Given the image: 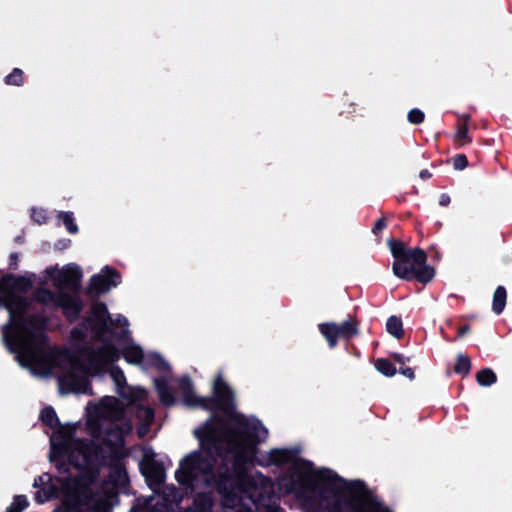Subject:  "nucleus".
I'll use <instances>...</instances> for the list:
<instances>
[{
    "instance_id": "nucleus-35",
    "label": "nucleus",
    "mask_w": 512,
    "mask_h": 512,
    "mask_svg": "<svg viewBox=\"0 0 512 512\" xmlns=\"http://www.w3.org/2000/svg\"><path fill=\"white\" fill-rule=\"evenodd\" d=\"M384 227H385V222L383 220H378L373 228V231L374 232L380 231V230L384 229Z\"/></svg>"
},
{
    "instance_id": "nucleus-8",
    "label": "nucleus",
    "mask_w": 512,
    "mask_h": 512,
    "mask_svg": "<svg viewBox=\"0 0 512 512\" xmlns=\"http://www.w3.org/2000/svg\"><path fill=\"white\" fill-rule=\"evenodd\" d=\"M36 298L39 302L46 305L60 306L68 318L73 319L81 310V303L77 297L69 296L66 294L54 295L46 289H40L36 293Z\"/></svg>"
},
{
    "instance_id": "nucleus-39",
    "label": "nucleus",
    "mask_w": 512,
    "mask_h": 512,
    "mask_svg": "<svg viewBox=\"0 0 512 512\" xmlns=\"http://www.w3.org/2000/svg\"><path fill=\"white\" fill-rule=\"evenodd\" d=\"M139 434H140L141 436H142V435H144V431L139 430Z\"/></svg>"
},
{
    "instance_id": "nucleus-33",
    "label": "nucleus",
    "mask_w": 512,
    "mask_h": 512,
    "mask_svg": "<svg viewBox=\"0 0 512 512\" xmlns=\"http://www.w3.org/2000/svg\"><path fill=\"white\" fill-rule=\"evenodd\" d=\"M450 202V197L447 194H442L439 198V204L442 206L448 205Z\"/></svg>"
},
{
    "instance_id": "nucleus-15",
    "label": "nucleus",
    "mask_w": 512,
    "mask_h": 512,
    "mask_svg": "<svg viewBox=\"0 0 512 512\" xmlns=\"http://www.w3.org/2000/svg\"><path fill=\"white\" fill-rule=\"evenodd\" d=\"M355 490L359 493L361 507V512H390L386 508L382 507L380 503L371 498L370 496L363 494V487L361 483L357 482L354 484Z\"/></svg>"
},
{
    "instance_id": "nucleus-9",
    "label": "nucleus",
    "mask_w": 512,
    "mask_h": 512,
    "mask_svg": "<svg viewBox=\"0 0 512 512\" xmlns=\"http://www.w3.org/2000/svg\"><path fill=\"white\" fill-rule=\"evenodd\" d=\"M319 330L331 347H334L339 339L350 338L357 333L354 322L345 321L341 324L323 323L319 325Z\"/></svg>"
},
{
    "instance_id": "nucleus-34",
    "label": "nucleus",
    "mask_w": 512,
    "mask_h": 512,
    "mask_svg": "<svg viewBox=\"0 0 512 512\" xmlns=\"http://www.w3.org/2000/svg\"><path fill=\"white\" fill-rule=\"evenodd\" d=\"M110 504H111V501H110L109 499H106V500H104V501H101L100 506H99V508H98V509H99L101 512H107V508H108V506H109Z\"/></svg>"
},
{
    "instance_id": "nucleus-37",
    "label": "nucleus",
    "mask_w": 512,
    "mask_h": 512,
    "mask_svg": "<svg viewBox=\"0 0 512 512\" xmlns=\"http://www.w3.org/2000/svg\"><path fill=\"white\" fill-rule=\"evenodd\" d=\"M420 177L421 178H429L430 177V173L427 171V170H424V171H421L420 172Z\"/></svg>"
},
{
    "instance_id": "nucleus-29",
    "label": "nucleus",
    "mask_w": 512,
    "mask_h": 512,
    "mask_svg": "<svg viewBox=\"0 0 512 512\" xmlns=\"http://www.w3.org/2000/svg\"><path fill=\"white\" fill-rule=\"evenodd\" d=\"M467 166V159L464 155H458L454 158V168L462 170Z\"/></svg>"
},
{
    "instance_id": "nucleus-38",
    "label": "nucleus",
    "mask_w": 512,
    "mask_h": 512,
    "mask_svg": "<svg viewBox=\"0 0 512 512\" xmlns=\"http://www.w3.org/2000/svg\"><path fill=\"white\" fill-rule=\"evenodd\" d=\"M394 359H395V361H396V362H398V363H400V364H403V363H404V359H403V357H402V356H400V355H395V356H394Z\"/></svg>"
},
{
    "instance_id": "nucleus-5",
    "label": "nucleus",
    "mask_w": 512,
    "mask_h": 512,
    "mask_svg": "<svg viewBox=\"0 0 512 512\" xmlns=\"http://www.w3.org/2000/svg\"><path fill=\"white\" fill-rule=\"evenodd\" d=\"M390 251L395 258L394 274L402 279L416 278L421 283L430 282L435 275L434 269L426 264L427 256L421 249H410L396 240H389Z\"/></svg>"
},
{
    "instance_id": "nucleus-19",
    "label": "nucleus",
    "mask_w": 512,
    "mask_h": 512,
    "mask_svg": "<svg viewBox=\"0 0 512 512\" xmlns=\"http://www.w3.org/2000/svg\"><path fill=\"white\" fill-rule=\"evenodd\" d=\"M506 304V291L502 286H499L493 296V311L497 314L501 313Z\"/></svg>"
},
{
    "instance_id": "nucleus-2",
    "label": "nucleus",
    "mask_w": 512,
    "mask_h": 512,
    "mask_svg": "<svg viewBox=\"0 0 512 512\" xmlns=\"http://www.w3.org/2000/svg\"><path fill=\"white\" fill-rule=\"evenodd\" d=\"M213 390L217 407L228 420L229 430L218 431L215 427L218 425L215 418L209 420L203 428L195 430L202 451L190 454L181 462L176 472V479L180 484L192 485L194 481L207 484L212 482V464L206 450H221L225 444L239 460H251L255 455L256 444L268 436L267 429L258 420L243 418L234 411L232 392L220 377L215 380Z\"/></svg>"
},
{
    "instance_id": "nucleus-23",
    "label": "nucleus",
    "mask_w": 512,
    "mask_h": 512,
    "mask_svg": "<svg viewBox=\"0 0 512 512\" xmlns=\"http://www.w3.org/2000/svg\"><path fill=\"white\" fill-rule=\"evenodd\" d=\"M28 505V501L24 496H16L7 509V512H22Z\"/></svg>"
},
{
    "instance_id": "nucleus-14",
    "label": "nucleus",
    "mask_w": 512,
    "mask_h": 512,
    "mask_svg": "<svg viewBox=\"0 0 512 512\" xmlns=\"http://www.w3.org/2000/svg\"><path fill=\"white\" fill-rule=\"evenodd\" d=\"M52 481L50 475L48 474H43L41 476H39L37 479H35L34 481V487H41L37 492H36V500L37 502L39 503H44L45 501L49 500L52 496L54 495H58V493L48 487L46 488L45 486L46 485H49L50 482Z\"/></svg>"
},
{
    "instance_id": "nucleus-3",
    "label": "nucleus",
    "mask_w": 512,
    "mask_h": 512,
    "mask_svg": "<svg viewBox=\"0 0 512 512\" xmlns=\"http://www.w3.org/2000/svg\"><path fill=\"white\" fill-rule=\"evenodd\" d=\"M96 410L103 420H110L116 428L115 431L107 433L105 447L99 451H92L84 443L74 440L72 438L74 426L65 425L58 427V419L52 408H45L41 412L42 421L50 427H56V430L50 437V459L53 462H58L61 459L67 458L71 464L69 474L73 476L72 480L81 479L86 481V478H90L98 466L107 463V458H117L122 447L123 435L129 433L132 429L131 424L128 422H122L121 426L114 423L121 420L122 415L119 401L114 397L103 399Z\"/></svg>"
},
{
    "instance_id": "nucleus-4",
    "label": "nucleus",
    "mask_w": 512,
    "mask_h": 512,
    "mask_svg": "<svg viewBox=\"0 0 512 512\" xmlns=\"http://www.w3.org/2000/svg\"><path fill=\"white\" fill-rule=\"evenodd\" d=\"M31 285L32 281L28 277H2V291L10 289L12 293L11 298L5 300V307L11 317L6 344L22 366L35 375L47 376L53 370L52 363L57 352L46 351L42 333L44 322L28 314L26 302L20 296ZM1 301H4L3 297Z\"/></svg>"
},
{
    "instance_id": "nucleus-30",
    "label": "nucleus",
    "mask_w": 512,
    "mask_h": 512,
    "mask_svg": "<svg viewBox=\"0 0 512 512\" xmlns=\"http://www.w3.org/2000/svg\"><path fill=\"white\" fill-rule=\"evenodd\" d=\"M467 135H468V130L465 126H463L458 129V131L456 133V138L459 141H462L464 143V142H467Z\"/></svg>"
},
{
    "instance_id": "nucleus-7",
    "label": "nucleus",
    "mask_w": 512,
    "mask_h": 512,
    "mask_svg": "<svg viewBox=\"0 0 512 512\" xmlns=\"http://www.w3.org/2000/svg\"><path fill=\"white\" fill-rule=\"evenodd\" d=\"M61 486V493L64 498V507L56 509L54 512H77L78 505L80 504L81 497L84 493V486L86 481L79 480H68L66 477H60L55 479L54 483L51 484L52 488L57 485Z\"/></svg>"
},
{
    "instance_id": "nucleus-13",
    "label": "nucleus",
    "mask_w": 512,
    "mask_h": 512,
    "mask_svg": "<svg viewBox=\"0 0 512 512\" xmlns=\"http://www.w3.org/2000/svg\"><path fill=\"white\" fill-rule=\"evenodd\" d=\"M180 388L182 390L183 401L186 405L190 407H209V400L200 399L194 395L191 383L188 379H183L180 381Z\"/></svg>"
},
{
    "instance_id": "nucleus-21",
    "label": "nucleus",
    "mask_w": 512,
    "mask_h": 512,
    "mask_svg": "<svg viewBox=\"0 0 512 512\" xmlns=\"http://www.w3.org/2000/svg\"><path fill=\"white\" fill-rule=\"evenodd\" d=\"M375 368L386 377H392L396 374V368L388 360L383 358L375 362Z\"/></svg>"
},
{
    "instance_id": "nucleus-18",
    "label": "nucleus",
    "mask_w": 512,
    "mask_h": 512,
    "mask_svg": "<svg viewBox=\"0 0 512 512\" xmlns=\"http://www.w3.org/2000/svg\"><path fill=\"white\" fill-rule=\"evenodd\" d=\"M386 329L390 335L397 339L401 338L404 333L402 321L396 316H391L387 320Z\"/></svg>"
},
{
    "instance_id": "nucleus-25",
    "label": "nucleus",
    "mask_w": 512,
    "mask_h": 512,
    "mask_svg": "<svg viewBox=\"0 0 512 512\" xmlns=\"http://www.w3.org/2000/svg\"><path fill=\"white\" fill-rule=\"evenodd\" d=\"M60 217L62 218L63 223L69 233L75 234L78 232V227L75 224L71 213H61Z\"/></svg>"
},
{
    "instance_id": "nucleus-36",
    "label": "nucleus",
    "mask_w": 512,
    "mask_h": 512,
    "mask_svg": "<svg viewBox=\"0 0 512 512\" xmlns=\"http://www.w3.org/2000/svg\"><path fill=\"white\" fill-rule=\"evenodd\" d=\"M469 331V328L467 326H464L463 328L460 329L459 331V336L462 337L463 335H465L467 332Z\"/></svg>"
},
{
    "instance_id": "nucleus-32",
    "label": "nucleus",
    "mask_w": 512,
    "mask_h": 512,
    "mask_svg": "<svg viewBox=\"0 0 512 512\" xmlns=\"http://www.w3.org/2000/svg\"><path fill=\"white\" fill-rule=\"evenodd\" d=\"M400 373L402 375H404L405 377L409 378V379H413L414 378V372L411 368H404L400 371Z\"/></svg>"
},
{
    "instance_id": "nucleus-16",
    "label": "nucleus",
    "mask_w": 512,
    "mask_h": 512,
    "mask_svg": "<svg viewBox=\"0 0 512 512\" xmlns=\"http://www.w3.org/2000/svg\"><path fill=\"white\" fill-rule=\"evenodd\" d=\"M110 482L113 495L123 491L128 483V476L126 471L121 467H116L113 474L111 475Z\"/></svg>"
},
{
    "instance_id": "nucleus-11",
    "label": "nucleus",
    "mask_w": 512,
    "mask_h": 512,
    "mask_svg": "<svg viewBox=\"0 0 512 512\" xmlns=\"http://www.w3.org/2000/svg\"><path fill=\"white\" fill-rule=\"evenodd\" d=\"M111 377L114 380L118 393L123 397L129 404L137 403L146 398L147 392L140 387H125V376L120 370H111Z\"/></svg>"
},
{
    "instance_id": "nucleus-24",
    "label": "nucleus",
    "mask_w": 512,
    "mask_h": 512,
    "mask_svg": "<svg viewBox=\"0 0 512 512\" xmlns=\"http://www.w3.org/2000/svg\"><path fill=\"white\" fill-rule=\"evenodd\" d=\"M289 453L284 449H275L270 452V460L272 463L280 464L287 461Z\"/></svg>"
},
{
    "instance_id": "nucleus-17",
    "label": "nucleus",
    "mask_w": 512,
    "mask_h": 512,
    "mask_svg": "<svg viewBox=\"0 0 512 512\" xmlns=\"http://www.w3.org/2000/svg\"><path fill=\"white\" fill-rule=\"evenodd\" d=\"M154 382H155V386H156V389H157V391L159 393L161 401L165 405L173 404L174 403V397H173V395L171 393H169L167 391V379L166 378L155 379Z\"/></svg>"
},
{
    "instance_id": "nucleus-10",
    "label": "nucleus",
    "mask_w": 512,
    "mask_h": 512,
    "mask_svg": "<svg viewBox=\"0 0 512 512\" xmlns=\"http://www.w3.org/2000/svg\"><path fill=\"white\" fill-rule=\"evenodd\" d=\"M119 283V274L110 267H104L98 274L90 278L88 291L95 295H100L108 292Z\"/></svg>"
},
{
    "instance_id": "nucleus-28",
    "label": "nucleus",
    "mask_w": 512,
    "mask_h": 512,
    "mask_svg": "<svg viewBox=\"0 0 512 512\" xmlns=\"http://www.w3.org/2000/svg\"><path fill=\"white\" fill-rule=\"evenodd\" d=\"M31 216L32 219L39 224L45 222L47 218L45 210L36 208L32 210Z\"/></svg>"
},
{
    "instance_id": "nucleus-20",
    "label": "nucleus",
    "mask_w": 512,
    "mask_h": 512,
    "mask_svg": "<svg viewBox=\"0 0 512 512\" xmlns=\"http://www.w3.org/2000/svg\"><path fill=\"white\" fill-rule=\"evenodd\" d=\"M477 382L480 386H490L496 382V374L489 368H485L477 373Z\"/></svg>"
},
{
    "instance_id": "nucleus-12",
    "label": "nucleus",
    "mask_w": 512,
    "mask_h": 512,
    "mask_svg": "<svg viewBox=\"0 0 512 512\" xmlns=\"http://www.w3.org/2000/svg\"><path fill=\"white\" fill-rule=\"evenodd\" d=\"M140 469L152 489H156L155 486L164 479L163 469L150 459L149 453L145 454V458L140 463Z\"/></svg>"
},
{
    "instance_id": "nucleus-26",
    "label": "nucleus",
    "mask_w": 512,
    "mask_h": 512,
    "mask_svg": "<svg viewBox=\"0 0 512 512\" xmlns=\"http://www.w3.org/2000/svg\"><path fill=\"white\" fill-rule=\"evenodd\" d=\"M23 82V72L19 69L14 71L6 77V83L11 85H20Z\"/></svg>"
},
{
    "instance_id": "nucleus-31",
    "label": "nucleus",
    "mask_w": 512,
    "mask_h": 512,
    "mask_svg": "<svg viewBox=\"0 0 512 512\" xmlns=\"http://www.w3.org/2000/svg\"><path fill=\"white\" fill-rule=\"evenodd\" d=\"M143 413L145 422L149 424L153 419V412L149 408H145Z\"/></svg>"
},
{
    "instance_id": "nucleus-1",
    "label": "nucleus",
    "mask_w": 512,
    "mask_h": 512,
    "mask_svg": "<svg viewBox=\"0 0 512 512\" xmlns=\"http://www.w3.org/2000/svg\"><path fill=\"white\" fill-rule=\"evenodd\" d=\"M128 320L117 316L109 317L103 304H96L91 314L78 328L71 332L75 342L88 344L93 341V353L85 346L78 355L71 351H57L52 363L53 370L59 378L62 393H87L89 377L100 372L104 366L119 358L118 348L122 349L125 360L143 369L155 368L159 372L169 369L168 363L155 353L144 354L141 347L127 338Z\"/></svg>"
},
{
    "instance_id": "nucleus-6",
    "label": "nucleus",
    "mask_w": 512,
    "mask_h": 512,
    "mask_svg": "<svg viewBox=\"0 0 512 512\" xmlns=\"http://www.w3.org/2000/svg\"><path fill=\"white\" fill-rule=\"evenodd\" d=\"M44 276L46 281H51L56 288L76 289L79 287L83 273L78 265L70 263L62 268L48 267L44 271Z\"/></svg>"
},
{
    "instance_id": "nucleus-22",
    "label": "nucleus",
    "mask_w": 512,
    "mask_h": 512,
    "mask_svg": "<svg viewBox=\"0 0 512 512\" xmlns=\"http://www.w3.org/2000/svg\"><path fill=\"white\" fill-rule=\"evenodd\" d=\"M471 367L470 359L463 355L459 354L457 357V362L455 365V372L463 375H467Z\"/></svg>"
},
{
    "instance_id": "nucleus-27",
    "label": "nucleus",
    "mask_w": 512,
    "mask_h": 512,
    "mask_svg": "<svg viewBox=\"0 0 512 512\" xmlns=\"http://www.w3.org/2000/svg\"><path fill=\"white\" fill-rule=\"evenodd\" d=\"M408 120L412 124H419L424 120V113L418 109H412L408 113Z\"/></svg>"
}]
</instances>
